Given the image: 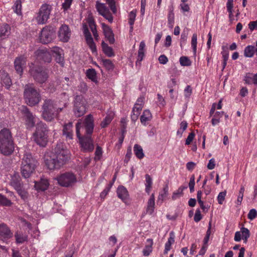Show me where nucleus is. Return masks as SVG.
<instances>
[{
  "label": "nucleus",
  "instance_id": "obj_1",
  "mask_svg": "<svg viewBox=\"0 0 257 257\" xmlns=\"http://www.w3.org/2000/svg\"><path fill=\"white\" fill-rule=\"evenodd\" d=\"M85 134L81 137L80 130L82 127V123L78 121L76 124V136L79 141L81 150L84 152H90L93 151L94 146L91 138V135L94 129V120L91 114H88L85 118L84 124Z\"/></svg>",
  "mask_w": 257,
  "mask_h": 257
},
{
  "label": "nucleus",
  "instance_id": "obj_2",
  "mask_svg": "<svg viewBox=\"0 0 257 257\" xmlns=\"http://www.w3.org/2000/svg\"><path fill=\"white\" fill-rule=\"evenodd\" d=\"M69 158L68 151L64 149L63 145L60 144L55 148L54 154L46 157L45 162L49 169H59L66 163Z\"/></svg>",
  "mask_w": 257,
  "mask_h": 257
},
{
  "label": "nucleus",
  "instance_id": "obj_3",
  "mask_svg": "<svg viewBox=\"0 0 257 257\" xmlns=\"http://www.w3.org/2000/svg\"><path fill=\"white\" fill-rule=\"evenodd\" d=\"M15 144L12 134L10 130L4 128L0 131V152L5 156L13 154Z\"/></svg>",
  "mask_w": 257,
  "mask_h": 257
},
{
  "label": "nucleus",
  "instance_id": "obj_4",
  "mask_svg": "<svg viewBox=\"0 0 257 257\" xmlns=\"http://www.w3.org/2000/svg\"><path fill=\"white\" fill-rule=\"evenodd\" d=\"M23 94L26 103L31 107L38 105L41 100L40 90L34 86L33 83L25 85Z\"/></svg>",
  "mask_w": 257,
  "mask_h": 257
},
{
  "label": "nucleus",
  "instance_id": "obj_5",
  "mask_svg": "<svg viewBox=\"0 0 257 257\" xmlns=\"http://www.w3.org/2000/svg\"><path fill=\"white\" fill-rule=\"evenodd\" d=\"M48 133L49 128L46 124L41 121L38 123L33 134L34 141L40 147H45L48 142Z\"/></svg>",
  "mask_w": 257,
  "mask_h": 257
},
{
  "label": "nucleus",
  "instance_id": "obj_6",
  "mask_svg": "<svg viewBox=\"0 0 257 257\" xmlns=\"http://www.w3.org/2000/svg\"><path fill=\"white\" fill-rule=\"evenodd\" d=\"M56 102L51 99L44 100L42 105V116L47 121H52L58 114Z\"/></svg>",
  "mask_w": 257,
  "mask_h": 257
},
{
  "label": "nucleus",
  "instance_id": "obj_7",
  "mask_svg": "<svg viewBox=\"0 0 257 257\" xmlns=\"http://www.w3.org/2000/svg\"><path fill=\"white\" fill-rule=\"evenodd\" d=\"M29 72L34 81L39 84L45 83L49 78L48 70L41 65L32 63Z\"/></svg>",
  "mask_w": 257,
  "mask_h": 257
},
{
  "label": "nucleus",
  "instance_id": "obj_8",
  "mask_svg": "<svg viewBox=\"0 0 257 257\" xmlns=\"http://www.w3.org/2000/svg\"><path fill=\"white\" fill-rule=\"evenodd\" d=\"M37 162L31 155H25L22 160L21 172L24 178H29L35 169Z\"/></svg>",
  "mask_w": 257,
  "mask_h": 257
},
{
  "label": "nucleus",
  "instance_id": "obj_9",
  "mask_svg": "<svg viewBox=\"0 0 257 257\" xmlns=\"http://www.w3.org/2000/svg\"><path fill=\"white\" fill-rule=\"evenodd\" d=\"M86 101L82 95H78L74 102V113L77 117L83 116L86 112Z\"/></svg>",
  "mask_w": 257,
  "mask_h": 257
},
{
  "label": "nucleus",
  "instance_id": "obj_10",
  "mask_svg": "<svg viewBox=\"0 0 257 257\" xmlns=\"http://www.w3.org/2000/svg\"><path fill=\"white\" fill-rule=\"evenodd\" d=\"M56 179L58 183L62 187L72 186L77 182L75 175L71 172H66L57 176Z\"/></svg>",
  "mask_w": 257,
  "mask_h": 257
},
{
  "label": "nucleus",
  "instance_id": "obj_11",
  "mask_svg": "<svg viewBox=\"0 0 257 257\" xmlns=\"http://www.w3.org/2000/svg\"><path fill=\"white\" fill-rule=\"evenodd\" d=\"M56 28L52 26H47L41 31L40 35L41 43L46 44L50 43L55 36Z\"/></svg>",
  "mask_w": 257,
  "mask_h": 257
},
{
  "label": "nucleus",
  "instance_id": "obj_12",
  "mask_svg": "<svg viewBox=\"0 0 257 257\" xmlns=\"http://www.w3.org/2000/svg\"><path fill=\"white\" fill-rule=\"evenodd\" d=\"M51 10L52 7L51 5L47 4L42 5L36 17L38 24H45L49 18Z\"/></svg>",
  "mask_w": 257,
  "mask_h": 257
},
{
  "label": "nucleus",
  "instance_id": "obj_13",
  "mask_svg": "<svg viewBox=\"0 0 257 257\" xmlns=\"http://www.w3.org/2000/svg\"><path fill=\"white\" fill-rule=\"evenodd\" d=\"M21 112L23 115L25 124L28 127H33L35 125V117L33 113L25 105H22L20 109Z\"/></svg>",
  "mask_w": 257,
  "mask_h": 257
},
{
  "label": "nucleus",
  "instance_id": "obj_14",
  "mask_svg": "<svg viewBox=\"0 0 257 257\" xmlns=\"http://www.w3.org/2000/svg\"><path fill=\"white\" fill-rule=\"evenodd\" d=\"M27 57L24 55H20L17 57L14 62V66L15 70L17 73L22 76L24 70L26 67L27 64Z\"/></svg>",
  "mask_w": 257,
  "mask_h": 257
},
{
  "label": "nucleus",
  "instance_id": "obj_15",
  "mask_svg": "<svg viewBox=\"0 0 257 257\" xmlns=\"http://www.w3.org/2000/svg\"><path fill=\"white\" fill-rule=\"evenodd\" d=\"M37 59L41 62L50 63L52 60V56L47 49H39L35 52Z\"/></svg>",
  "mask_w": 257,
  "mask_h": 257
},
{
  "label": "nucleus",
  "instance_id": "obj_16",
  "mask_svg": "<svg viewBox=\"0 0 257 257\" xmlns=\"http://www.w3.org/2000/svg\"><path fill=\"white\" fill-rule=\"evenodd\" d=\"M83 30L87 45L89 46L92 53H96L97 50L95 44L93 41V39L88 30V27L85 24L83 25Z\"/></svg>",
  "mask_w": 257,
  "mask_h": 257
},
{
  "label": "nucleus",
  "instance_id": "obj_17",
  "mask_svg": "<svg viewBox=\"0 0 257 257\" xmlns=\"http://www.w3.org/2000/svg\"><path fill=\"white\" fill-rule=\"evenodd\" d=\"M71 36V31L68 25H62L59 29L58 37L63 42H67Z\"/></svg>",
  "mask_w": 257,
  "mask_h": 257
},
{
  "label": "nucleus",
  "instance_id": "obj_18",
  "mask_svg": "<svg viewBox=\"0 0 257 257\" xmlns=\"http://www.w3.org/2000/svg\"><path fill=\"white\" fill-rule=\"evenodd\" d=\"M13 236V233L8 225L5 223L0 224V237L6 240Z\"/></svg>",
  "mask_w": 257,
  "mask_h": 257
},
{
  "label": "nucleus",
  "instance_id": "obj_19",
  "mask_svg": "<svg viewBox=\"0 0 257 257\" xmlns=\"http://www.w3.org/2000/svg\"><path fill=\"white\" fill-rule=\"evenodd\" d=\"M102 28L103 29V34L105 38L108 41L109 44H114L115 42V39L114 34L111 29L104 23L102 24Z\"/></svg>",
  "mask_w": 257,
  "mask_h": 257
},
{
  "label": "nucleus",
  "instance_id": "obj_20",
  "mask_svg": "<svg viewBox=\"0 0 257 257\" xmlns=\"http://www.w3.org/2000/svg\"><path fill=\"white\" fill-rule=\"evenodd\" d=\"M10 185L14 188L15 190L19 188H23V183L22 182L21 178L18 173H15L12 176L10 182Z\"/></svg>",
  "mask_w": 257,
  "mask_h": 257
},
{
  "label": "nucleus",
  "instance_id": "obj_21",
  "mask_svg": "<svg viewBox=\"0 0 257 257\" xmlns=\"http://www.w3.org/2000/svg\"><path fill=\"white\" fill-rule=\"evenodd\" d=\"M52 51L55 54L54 57H55L56 62L60 64L62 67H63L64 59L63 56H62V49L58 47H55L53 48Z\"/></svg>",
  "mask_w": 257,
  "mask_h": 257
},
{
  "label": "nucleus",
  "instance_id": "obj_22",
  "mask_svg": "<svg viewBox=\"0 0 257 257\" xmlns=\"http://www.w3.org/2000/svg\"><path fill=\"white\" fill-rule=\"evenodd\" d=\"M1 84L7 90H9L12 85V79L8 73L3 72L1 74Z\"/></svg>",
  "mask_w": 257,
  "mask_h": 257
},
{
  "label": "nucleus",
  "instance_id": "obj_23",
  "mask_svg": "<svg viewBox=\"0 0 257 257\" xmlns=\"http://www.w3.org/2000/svg\"><path fill=\"white\" fill-rule=\"evenodd\" d=\"M49 185V183L47 179L41 178L39 181L35 182L34 187L38 191H44L48 189Z\"/></svg>",
  "mask_w": 257,
  "mask_h": 257
},
{
  "label": "nucleus",
  "instance_id": "obj_24",
  "mask_svg": "<svg viewBox=\"0 0 257 257\" xmlns=\"http://www.w3.org/2000/svg\"><path fill=\"white\" fill-rule=\"evenodd\" d=\"M73 123L72 122H69L67 124L63 126V135L65 136L66 137L69 139H73V131H72Z\"/></svg>",
  "mask_w": 257,
  "mask_h": 257
},
{
  "label": "nucleus",
  "instance_id": "obj_25",
  "mask_svg": "<svg viewBox=\"0 0 257 257\" xmlns=\"http://www.w3.org/2000/svg\"><path fill=\"white\" fill-rule=\"evenodd\" d=\"M16 242L17 244H22L28 241V236L22 231H17L15 233Z\"/></svg>",
  "mask_w": 257,
  "mask_h": 257
},
{
  "label": "nucleus",
  "instance_id": "obj_26",
  "mask_svg": "<svg viewBox=\"0 0 257 257\" xmlns=\"http://www.w3.org/2000/svg\"><path fill=\"white\" fill-rule=\"evenodd\" d=\"M155 208V195L152 194L147 203V207L146 209L147 213L152 215L154 211Z\"/></svg>",
  "mask_w": 257,
  "mask_h": 257
},
{
  "label": "nucleus",
  "instance_id": "obj_27",
  "mask_svg": "<svg viewBox=\"0 0 257 257\" xmlns=\"http://www.w3.org/2000/svg\"><path fill=\"white\" fill-rule=\"evenodd\" d=\"M117 194L118 198L123 201L126 199L128 195L126 189L122 186H119L117 188Z\"/></svg>",
  "mask_w": 257,
  "mask_h": 257
},
{
  "label": "nucleus",
  "instance_id": "obj_28",
  "mask_svg": "<svg viewBox=\"0 0 257 257\" xmlns=\"http://www.w3.org/2000/svg\"><path fill=\"white\" fill-rule=\"evenodd\" d=\"M101 47L103 53L108 57H111L114 56L113 49L104 41L101 42Z\"/></svg>",
  "mask_w": 257,
  "mask_h": 257
},
{
  "label": "nucleus",
  "instance_id": "obj_29",
  "mask_svg": "<svg viewBox=\"0 0 257 257\" xmlns=\"http://www.w3.org/2000/svg\"><path fill=\"white\" fill-rule=\"evenodd\" d=\"M152 117V115L150 111L148 109H146L144 111L143 114L141 116V121L142 123L146 125L147 122L150 120Z\"/></svg>",
  "mask_w": 257,
  "mask_h": 257
},
{
  "label": "nucleus",
  "instance_id": "obj_30",
  "mask_svg": "<svg viewBox=\"0 0 257 257\" xmlns=\"http://www.w3.org/2000/svg\"><path fill=\"white\" fill-rule=\"evenodd\" d=\"M88 23L95 39L96 40H98V34L97 32L96 26L94 19L92 18H89L88 20Z\"/></svg>",
  "mask_w": 257,
  "mask_h": 257
},
{
  "label": "nucleus",
  "instance_id": "obj_31",
  "mask_svg": "<svg viewBox=\"0 0 257 257\" xmlns=\"http://www.w3.org/2000/svg\"><path fill=\"white\" fill-rule=\"evenodd\" d=\"M174 234L173 232H171L170 233V237L165 244V248L164 252V254H167L168 253V251L171 249V245L174 243Z\"/></svg>",
  "mask_w": 257,
  "mask_h": 257
},
{
  "label": "nucleus",
  "instance_id": "obj_32",
  "mask_svg": "<svg viewBox=\"0 0 257 257\" xmlns=\"http://www.w3.org/2000/svg\"><path fill=\"white\" fill-rule=\"evenodd\" d=\"M147 241L148 244L145 246V248L143 250L144 256H148L152 251L153 239L149 238L147 240Z\"/></svg>",
  "mask_w": 257,
  "mask_h": 257
},
{
  "label": "nucleus",
  "instance_id": "obj_33",
  "mask_svg": "<svg viewBox=\"0 0 257 257\" xmlns=\"http://www.w3.org/2000/svg\"><path fill=\"white\" fill-rule=\"evenodd\" d=\"M173 6L170 8L169 12L168 15V22L169 28H172L174 24V13Z\"/></svg>",
  "mask_w": 257,
  "mask_h": 257
},
{
  "label": "nucleus",
  "instance_id": "obj_34",
  "mask_svg": "<svg viewBox=\"0 0 257 257\" xmlns=\"http://www.w3.org/2000/svg\"><path fill=\"white\" fill-rule=\"evenodd\" d=\"M145 43L144 41L141 42L139 45V49L138 51V58L137 61V63L138 61H142L143 59V58L145 55Z\"/></svg>",
  "mask_w": 257,
  "mask_h": 257
},
{
  "label": "nucleus",
  "instance_id": "obj_35",
  "mask_svg": "<svg viewBox=\"0 0 257 257\" xmlns=\"http://www.w3.org/2000/svg\"><path fill=\"white\" fill-rule=\"evenodd\" d=\"M86 76L87 77L90 79L92 81L97 83V76H96V72L95 69L91 68L88 69L86 71Z\"/></svg>",
  "mask_w": 257,
  "mask_h": 257
},
{
  "label": "nucleus",
  "instance_id": "obj_36",
  "mask_svg": "<svg viewBox=\"0 0 257 257\" xmlns=\"http://www.w3.org/2000/svg\"><path fill=\"white\" fill-rule=\"evenodd\" d=\"M255 52V47L251 45L246 47L244 50V55L246 57H252Z\"/></svg>",
  "mask_w": 257,
  "mask_h": 257
},
{
  "label": "nucleus",
  "instance_id": "obj_37",
  "mask_svg": "<svg viewBox=\"0 0 257 257\" xmlns=\"http://www.w3.org/2000/svg\"><path fill=\"white\" fill-rule=\"evenodd\" d=\"M134 151L136 157L139 159H141L144 158V154L142 147L138 144H136L134 146Z\"/></svg>",
  "mask_w": 257,
  "mask_h": 257
},
{
  "label": "nucleus",
  "instance_id": "obj_38",
  "mask_svg": "<svg viewBox=\"0 0 257 257\" xmlns=\"http://www.w3.org/2000/svg\"><path fill=\"white\" fill-rule=\"evenodd\" d=\"M96 8L99 14L101 16L102 14H104L109 11L104 4L99 3L98 2H96Z\"/></svg>",
  "mask_w": 257,
  "mask_h": 257
},
{
  "label": "nucleus",
  "instance_id": "obj_39",
  "mask_svg": "<svg viewBox=\"0 0 257 257\" xmlns=\"http://www.w3.org/2000/svg\"><path fill=\"white\" fill-rule=\"evenodd\" d=\"M22 0H16L13 7L14 11L18 15L22 14Z\"/></svg>",
  "mask_w": 257,
  "mask_h": 257
},
{
  "label": "nucleus",
  "instance_id": "obj_40",
  "mask_svg": "<svg viewBox=\"0 0 257 257\" xmlns=\"http://www.w3.org/2000/svg\"><path fill=\"white\" fill-rule=\"evenodd\" d=\"M187 186H180L178 189L173 193L172 198L173 200H176L177 198L180 197L183 194V190L187 189Z\"/></svg>",
  "mask_w": 257,
  "mask_h": 257
},
{
  "label": "nucleus",
  "instance_id": "obj_41",
  "mask_svg": "<svg viewBox=\"0 0 257 257\" xmlns=\"http://www.w3.org/2000/svg\"><path fill=\"white\" fill-rule=\"evenodd\" d=\"M16 190L22 199H23L25 202L27 201L29 196L28 192L23 189V188H19Z\"/></svg>",
  "mask_w": 257,
  "mask_h": 257
},
{
  "label": "nucleus",
  "instance_id": "obj_42",
  "mask_svg": "<svg viewBox=\"0 0 257 257\" xmlns=\"http://www.w3.org/2000/svg\"><path fill=\"white\" fill-rule=\"evenodd\" d=\"M102 62L105 68L108 71L113 70L114 69V65L112 61L109 59H102Z\"/></svg>",
  "mask_w": 257,
  "mask_h": 257
},
{
  "label": "nucleus",
  "instance_id": "obj_43",
  "mask_svg": "<svg viewBox=\"0 0 257 257\" xmlns=\"http://www.w3.org/2000/svg\"><path fill=\"white\" fill-rule=\"evenodd\" d=\"M240 232L242 233V239L244 240V242L246 243L247 242V239L250 236L249 230L247 228L242 227L240 228Z\"/></svg>",
  "mask_w": 257,
  "mask_h": 257
},
{
  "label": "nucleus",
  "instance_id": "obj_44",
  "mask_svg": "<svg viewBox=\"0 0 257 257\" xmlns=\"http://www.w3.org/2000/svg\"><path fill=\"white\" fill-rule=\"evenodd\" d=\"M180 63L183 66H189L191 65V61L188 57L186 56H182L180 58Z\"/></svg>",
  "mask_w": 257,
  "mask_h": 257
},
{
  "label": "nucleus",
  "instance_id": "obj_45",
  "mask_svg": "<svg viewBox=\"0 0 257 257\" xmlns=\"http://www.w3.org/2000/svg\"><path fill=\"white\" fill-rule=\"evenodd\" d=\"M112 119V118L110 115H107L101 122L100 125L101 127L104 128L106 127L110 123Z\"/></svg>",
  "mask_w": 257,
  "mask_h": 257
},
{
  "label": "nucleus",
  "instance_id": "obj_46",
  "mask_svg": "<svg viewBox=\"0 0 257 257\" xmlns=\"http://www.w3.org/2000/svg\"><path fill=\"white\" fill-rule=\"evenodd\" d=\"M137 10H134L131 11L129 14V24L130 25H133L136 19Z\"/></svg>",
  "mask_w": 257,
  "mask_h": 257
},
{
  "label": "nucleus",
  "instance_id": "obj_47",
  "mask_svg": "<svg viewBox=\"0 0 257 257\" xmlns=\"http://www.w3.org/2000/svg\"><path fill=\"white\" fill-rule=\"evenodd\" d=\"M197 36L196 34H194L192 37L191 40V45L193 48V52L194 54H196L197 49Z\"/></svg>",
  "mask_w": 257,
  "mask_h": 257
},
{
  "label": "nucleus",
  "instance_id": "obj_48",
  "mask_svg": "<svg viewBox=\"0 0 257 257\" xmlns=\"http://www.w3.org/2000/svg\"><path fill=\"white\" fill-rule=\"evenodd\" d=\"M107 4L108 5L110 10L113 14H116L117 10L115 6V0H106Z\"/></svg>",
  "mask_w": 257,
  "mask_h": 257
},
{
  "label": "nucleus",
  "instance_id": "obj_49",
  "mask_svg": "<svg viewBox=\"0 0 257 257\" xmlns=\"http://www.w3.org/2000/svg\"><path fill=\"white\" fill-rule=\"evenodd\" d=\"M12 202L5 196H3V198L1 199L0 205L5 206H11Z\"/></svg>",
  "mask_w": 257,
  "mask_h": 257
},
{
  "label": "nucleus",
  "instance_id": "obj_50",
  "mask_svg": "<svg viewBox=\"0 0 257 257\" xmlns=\"http://www.w3.org/2000/svg\"><path fill=\"white\" fill-rule=\"evenodd\" d=\"M226 194V191H224L219 193L217 196V201L219 204H222L223 202L225 200V197Z\"/></svg>",
  "mask_w": 257,
  "mask_h": 257
},
{
  "label": "nucleus",
  "instance_id": "obj_51",
  "mask_svg": "<svg viewBox=\"0 0 257 257\" xmlns=\"http://www.w3.org/2000/svg\"><path fill=\"white\" fill-rule=\"evenodd\" d=\"M112 187V183H109L108 186L104 189V190L100 194V197L101 198H104L106 195L109 191L111 187Z\"/></svg>",
  "mask_w": 257,
  "mask_h": 257
},
{
  "label": "nucleus",
  "instance_id": "obj_52",
  "mask_svg": "<svg viewBox=\"0 0 257 257\" xmlns=\"http://www.w3.org/2000/svg\"><path fill=\"white\" fill-rule=\"evenodd\" d=\"M257 216V211L255 209L250 210L247 217L250 220H253Z\"/></svg>",
  "mask_w": 257,
  "mask_h": 257
},
{
  "label": "nucleus",
  "instance_id": "obj_53",
  "mask_svg": "<svg viewBox=\"0 0 257 257\" xmlns=\"http://www.w3.org/2000/svg\"><path fill=\"white\" fill-rule=\"evenodd\" d=\"M168 194V185H166L163 189V193H161L159 196V199L163 200L164 198H165Z\"/></svg>",
  "mask_w": 257,
  "mask_h": 257
},
{
  "label": "nucleus",
  "instance_id": "obj_54",
  "mask_svg": "<svg viewBox=\"0 0 257 257\" xmlns=\"http://www.w3.org/2000/svg\"><path fill=\"white\" fill-rule=\"evenodd\" d=\"M194 186H195V177L194 175H192L190 178V181L189 183V187L190 188V192H193L194 191Z\"/></svg>",
  "mask_w": 257,
  "mask_h": 257
},
{
  "label": "nucleus",
  "instance_id": "obj_55",
  "mask_svg": "<svg viewBox=\"0 0 257 257\" xmlns=\"http://www.w3.org/2000/svg\"><path fill=\"white\" fill-rule=\"evenodd\" d=\"M252 73H247L246 74L243 79L245 83L247 84H250L252 83Z\"/></svg>",
  "mask_w": 257,
  "mask_h": 257
},
{
  "label": "nucleus",
  "instance_id": "obj_56",
  "mask_svg": "<svg viewBox=\"0 0 257 257\" xmlns=\"http://www.w3.org/2000/svg\"><path fill=\"white\" fill-rule=\"evenodd\" d=\"M102 16L107 20L109 23H112L113 18L109 11L104 14H102Z\"/></svg>",
  "mask_w": 257,
  "mask_h": 257
},
{
  "label": "nucleus",
  "instance_id": "obj_57",
  "mask_svg": "<svg viewBox=\"0 0 257 257\" xmlns=\"http://www.w3.org/2000/svg\"><path fill=\"white\" fill-rule=\"evenodd\" d=\"M227 10L229 13V17L232 15L233 0H228L227 3Z\"/></svg>",
  "mask_w": 257,
  "mask_h": 257
},
{
  "label": "nucleus",
  "instance_id": "obj_58",
  "mask_svg": "<svg viewBox=\"0 0 257 257\" xmlns=\"http://www.w3.org/2000/svg\"><path fill=\"white\" fill-rule=\"evenodd\" d=\"M102 149L100 147L97 146L95 152V160H99L102 155Z\"/></svg>",
  "mask_w": 257,
  "mask_h": 257
},
{
  "label": "nucleus",
  "instance_id": "obj_59",
  "mask_svg": "<svg viewBox=\"0 0 257 257\" xmlns=\"http://www.w3.org/2000/svg\"><path fill=\"white\" fill-rule=\"evenodd\" d=\"M73 1V0H65L64 2L62 4L63 9L65 11L69 9Z\"/></svg>",
  "mask_w": 257,
  "mask_h": 257
},
{
  "label": "nucleus",
  "instance_id": "obj_60",
  "mask_svg": "<svg viewBox=\"0 0 257 257\" xmlns=\"http://www.w3.org/2000/svg\"><path fill=\"white\" fill-rule=\"evenodd\" d=\"M195 137V134L193 132L190 133L186 140L185 144L187 145H189L191 144V143Z\"/></svg>",
  "mask_w": 257,
  "mask_h": 257
},
{
  "label": "nucleus",
  "instance_id": "obj_61",
  "mask_svg": "<svg viewBox=\"0 0 257 257\" xmlns=\"http://www.w3.org/2000/svg\"><path fill=\"white\" fill-rule=\"evenodd\" d=\"M202 217L200 212V211L199 209H197L196 211L194 217V220L195 222H199L201 219Z\"/></svg>",
  "mask_w": 257,
  "mask_h": 257
},
{
  "label": "nucleus",
  "instance_id": "obj_62",
  "mask_svg": "<svg viewBox=\"0 0 257 257\" xmlns=\"http://www.w3.org/2000/svg\"><path fill=\"white\" fill-rule=\"evenodd\" d=\"M158 99L159 102V105L160 107L164 106L166 104V101L164 98V97L160 94H158Z\"/></svg>",
  "mask_w": 257,
  "mask_h": 257
},
{
  "label": "nucleus",
  "instance_id": "obj_63",
  "mask_svg": "<svg viewBox=\"0 0 257 257\" xmlns=\"http://www.w3.org/2000/svg\"><path fill=\"white\" fill-rule=\"evenodd\" d=\"M158 59L159 62L162 64H165L168 61V58L165 55H161Z\"/></svg>",
  "mask_w": 257,
  "mask_h": 257
},
{
  "label": "nucleus",
  "instance_id": "obj_64",
  "mask_svg": "<svg viewBox=\"0 0 257 257\" xmlns=\"http://www.w3.org/2000/svg\"><path fill=\"white\" fill-rule=\"evenodd\" d=\"M248 28L251 31L254 29H257V20L250 22L248 24Z\"/></svg>",
  "mask_w": 257,
  "mask_h": 257
}]
</instances>
